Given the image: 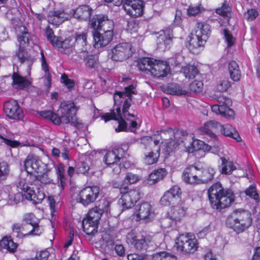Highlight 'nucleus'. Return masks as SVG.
Instances as JSON below:
<instances>
[{
    "mask_svg": "<svg viewBox=\"0 0 260 260\" xmlns=\"http://www.w3.org/2000/svg\"><path fill=\"white\" fill-rule=\"evenodd\" d=\"M231 86L230 81L225 78L220 79L216 85V90L219 92L226 91Z\"/></svg>",
    "mask_w": 260,
    "mask_h": 260,
    "instance_id": "50",
    "label": "nucleus"
},
{
    "mask_svg": "<svg viewBox=\"0 0 260 260\" xmlns=\"http://www.w3.org/2000/svg\"><path fill=\"white\" fill-rule=\"evenodd\" d=\"M4 110L6 115L12 119H21L23 117L22 109L16 100L11 99L4 104Z\"/></svg>",
    "mask_w": 260,
    "mask_h": 260,
    "instance_id": "21",
    "label": "nucleus"
},
{
    "mask_svg": "<svg viewBox=\"0 0 260 260\" xmlns=\"http://www.w3.org/2000/svg\"><path fill=\"white\" fill-rule=\"evenodd\" d=\"M33 178H35L36 180L34 181L35 183H38L40 182L43 184H46L51 183L52 180L50 178L48 174V170L47 167L45 168L44 171L34 174Z\"/></svg>",
    "mask_w": 260,
    "mask_h": 260,
    "instance_id": "41",
    "label": "nucleus"
},
{
    "mask_svg": "<svg viewBox=\"0 0 260 260\" xmlns=\"http://www.w3.org/2000/svg\"><path fill=\"white\" fill-rule=\"evenodd\" d=\"M126 241L129 244L134 246L138 250L144 248L147 244V242L144 236L140 234H137L134 232H131L127 234Z\"/></svg>",
    "mask_w": 260,
    "mask_h": 260,
    "instance_id": "27",
    "label": "nucleus"
},
{
    "mask_svg": "<svg viewBox=\"0 0 260 260\" xmlns=\"http://www.w3.org/2000/svg\"><path fill=\"white\" fill-rule=\"evenodd\" d=\"M94 47L95 48H100L106 46L112 41L113 37V32L109 31L106 32L101 33L98 30H94L92 33Z\"/></svg>",
    "mask_w": 260,
    "mask_h": 260,
    "instance_id": "24",
    "label": "nucleus"
},
{
    "mask_svg": "<svg viewBox=\"0 0 260 260\" xmlns=\"http://www.w3.org/2000/svg\"><path fill=\"white\" fill-rule=\"evenodd\" d=\"M252 223V219L249 212L235 210L226 221V225L239 233L248 229Z\"/></svg>",
    "mask_w": 260,
    "mask_h": 260,
    "instance_id": "6",
    "label": "nucleus"
},
{
    "mask_svg": "<svg viewBox=\"0 0 260 260\" xmlns=\"http://www.w3.org/2000/svg\"><path fill=\"white\" fill-rule=\"evenodd\" d=\"M172 37V30L170 28L160 31L157 39L159 47L163 48L161 46L162 45H164L165 48L169 47L171 44Z\"/></svg>",
    "mask_w": 260,
    "mask_h": 260,
    "instance_id": "33",
    "label": "nucleus"
},
{
    "mask_svg": "<svg viewBox=\"0 0 260 260\" xmlns=\"http://www.w3.org/2000/svg\"><path fill=\"white\" fill-rule=\"evenodd\" d=\"M56 41V45H55L54 47L58 48H70L73 46L75 43V41L73 38H69L64 40H62V39L59 37Z\"/></svg>",
    "mask_w": 260,
    "mask_h": 260,
    "instance_id": "48",
    "label": "nucleus"
},
{
    "mask_svg": "<svg viewBox=\"0 0 260 260\" xmlns=\"http://www.w3.org/2000/svg\"><path fill=\"white\" fill-rule=\"evenodd\" d=\"M31 229L28 233H26L25 235L26 236H40L43 232V228L39 225V222H37L36 225L34 224L31 226Z\"/></svg>",
    "mask_w": 260,
    "mask_h": 260,
    "instance_id": "57",
    "label": "nucleus"
},
{
    "mask_svg": "<svg viewBox=\"0 0 260 260\" xmlns=\"http://www.w3.org/2000/svg\"><path fill=\"white\" fill-rule=\"evenodd\" d=\"M89 170V166L88 164L83 161L79 164L76 167L77 174H83L87 173Z\"/></svg>",
    "mask_w": 260,
    "mask_h": 260,
    "instance_id": "61",
    "label": "nucleus"
},
{
    "mask_svg": "<svg viewBox=\"0 0 260 260\" xmlns=\"http://www.w3.org/2000/svg\"><path fill=\"white\" fill-rule=\"evenodd\" d=\"M215 173V169L211 167H207L201 170L199 175L200 184L205 183L211 181Z\"/></svg>",
    "mask_w": 260,
    "mask_h": 260,
    "instance_id": "38",
    "label": "nucleus"
},
{
    "mask_svg": "<svg viewBox=\"0 0 260 260\" xmlns=\"http://www.w3.org/2000/svg\"><path fill=\"white\" fill-rule=\"evenodd\" d=\"M181 72L184 74L186 78L193 79L199 73L196 66L187 64L185 66H182Z\"/></svg>",
    "mask_w": 260,
    "mask_h": 260,
    "instance_id": "40",
    "label": "nucleus"
},
{
    "mask_svg": "<svg viewBox=\"0 0 260 260\" xmlns=\"http://www.w3.org/2000/svg\"><path fill=\"white\" fill-rule=\"evenodd\" d=\"M229 72L230 77L234 81H238L241 78V72L239 66L234 61H231L229 64Z\"/></svg>",
    "mask_w": 260,
    "mask_h": 260,
    "instance_id": "39",
    "label": "nucleus"
},
{
    "mask_svg": "<svg viewBox=\"0 0 260 260\" xmlns=\"http://www.w3.org/2000/svg\"><path fill=\"white\" fill-rule=\"evenodd\" d=\"M201 170L194 166L186 167L182 172V178L183 181L188 184H200L199 175Z\"/></svg>",
    "mask_w": 260,
    "mask_h": 260,
    "instance_id": "23",
    "label": "nucleus"
},
{
    "mask_svg": "<svg viewBox=\"0 0 260 260\" xmlns=\"http://www.w3.org/2000/svg\"><path fill=\"white\" fill-rule=\"evenodd\" d=\"M51 249H47L37 252L35 259L36 260H47L50 254L49 251Z\"/></svg>",
    "mask_w": 260,
    "mask_h": 260,
    "instance_id": "64",
    "label": "nucleus"
},
{
    "mask_svg": "<svg viewBox=\"0 0 260 260\" xmlns=\"http://www.w3.org/2000/svg\"><path fill=\"white\" fill-rule=\"evenodd\" d=\"M86 67L98 70L99 62L98 57L94 55H87L84 59Z\"/></svg>",
    "mask_w": 260,
    "mask_h": 260,
    "instance_id": "45",
    "label": "nucleus"
},
{
    "mask_svg": "<svg viewBox=\"0 0 260 260\" xmlns=\"http://www.w3.org/2000/svg\"><path fill=\"white\" fill-rule=\"evenodd\" d=\"M219 131L225 136L231 137L237 141H241V138L238 132L231 124H226L223 125L220 124Z\"/></svg>",
    "mask_w": 260,
    "mask_h": 260,
    "instance_id": "37",
    "label": "nucleus"
},
{
    "mask_svg": "<svg viewBox=\"0 0 260 260\" xmlns=\"http://www.w3.org/2000/svg\"><path fill=\"white\" fill-rule=\"evenodd\" d=\"M154 216V209L149 202H142L135 207L133 219H135L136 221L142 219L149 221L152 219Z\"/></svg>",
    "mask_w": 260,
    "mask_h": 260,
    "instance_id": "15",
    "label": "nucleus"
},
{
    "mask_svg": "<svg viewBox=\"0 0 260 260\" xmlns=\"http://www.w3.org/2000/svg\"><path fill=\"white\" fill-rule=\"evenodd\" d=\"M120 203L123 208L128 209L134 206L140 199V190L138 188L127 189L121 193Z\"/></svg>",
    "mask_w": 260,
    "mask_h": 260,
    "instance_id": "19",
    "label": "nucleus"
},
{
    "mask_svg": "<svg viewBox=\"0 0 260 260\" xmlns=\"http://www.w3.org/2000/svg\"><path fill=\"white\" fill-rule=\"evenodd\" d=\"M189 38L187 45L189 50L193 54L199 53L202 50L206 42L203 41L194 34H191Z\"/></svg>",
    "mask_w": 260,
    "mask_h": 260,
    "instance_id": "28",
    "label": "nucleus"
},
{
    "mask_svg": "<svg viewBox=\"0 0 260 260\" xmlns=\"http://www.w3.org/2000/svg\"><path fill=\"white\" fill-rule=\"evenodd\" d=\"M122 152L121 148L114 149L111 151H107L105 154L103 161L106 165L109 167L115 166L113 172L118 175L121 172V162L122 159V155L120 154Z\"/></svg>",
    "mask_w": 260,
    "mask_h": 260,
    "instance_id": "13",
    "label": "nucleus"
},
{
    "mask_svg": "<svg viewBox=\"0 0 260 260\" xmlns=\"http://www.w3.org/2000/svg\"><path fill=\"white\" fill-rule=\"evenodd\" d=\"M174 132L171 130L167 131H160L159 135L162 140L161 142V148L162 151L166 155H169L171 152L174 151L176 149L179 145V143L176 142L174 140L171 138L170 140L166 139L167 136H173Z\"/></svg>",
    "mask_w": 260,
    "mask_h": 260,
    "instance_id": "22",
    "label": "nucleus"
},
{
    "mask_svg": "<svg viewBox=\"0 0 260 260\" xmlns=\"http://www.w3.org/2000/svg\"><path fill=\"white\" fill-rule=\"evenodd\" d=\"M216 99L222 104L211 106L212 112L226 118L233 119L235 116V112L228 106L231 103L230 100L223 96H220Z\"/></svg>",
    "mask_w": 260,
    "mask_h": 260,
    "instance_id": "14",
    "label": "nucleus"
},
{
    "mask_svg": "<svg viewBox=\"0 0 260 260\" xmlns=\"http://www.w3.org/2000/svg\"><path fill=\"white\" fill-rule=\"evenodd\" d=\"M12 78V85L15 88L25 90L31 85L30 81L17 73H14Z\"/></svg>",
    "mask_w": 260,
    "mask_h": 260,
    "instance_id": "34",
    "label": "nucleus"
},
{
    "mask_svg": "<svg viewBox=\"0 0 260 260\" xmlns=\"http://www.w3.org/2000/svg\"><path fill=\"white\" fill-rule=\"evenodd\" d=\"M100 187L93 185L87 186L81 189L78 193L76 200L77 203L86 207L94 203L99 197Z\"/></svg>",
    "mask_w": 260,
    "mask_h": 260,
    "instance_id": "10",
    "label": "nucleus"
},
{
    "mask_svg": "<svg viewBox=\"0 0 260 260\" xmlns=\"http://www.w3.org/2000/svg\"><path fill=\"white\" fill-rule=\"evenodd\" d=\"M138 67L140 70L147 71L157 79L167 77L171 72L169 63L167 61L148 57L140 59L138 61Z\"/></svg>",
    "mask_w": 260,
    "mask_h": 260,
    "instance_id": "4",
    "label": "nucleus"
},
{
    "mask_svg": "<svg viewBox=\"0 0 260 260\" xmlns=\"http://www.w3.org/2000/svg\"><path fill=\"white\" fill-rule=\"evenodd\" d=\"M18 36V41L19 42V51L23 50L24 46L29 42V35L26 30V27L21 25L16 29Z\"/></svg>",
    "mask_w": 260,
    "mask_h": 260,
    "instance_id": "36",
    "label": "nucleus"
},
{
    "mask_svg": "<svg viewBox=\"0 0 260 260\" xmlns=\"http://www.w3.org/2000/svg\"><path fill=\"white\" fill-rule=\"evenodd\" d=\"M245 193L247 196L253 199L256 202L259 201V196L254 186L252 185L250 186L249 187L245 190Z\"/></svg>",
    "mask_w": 260,
    "mask_h": 260,
    "instance_id": "58",
    "label": "nucleus"
},
{
    "mask_svg": "<svg viewBox=\"0 0 260 260\" xmlns=\"http://www.w3.org/2000/svg\"><path fill=\"white\" fill-rule=\"evenodd\" d=\"M220 160L221 163L219 167V170L221 174L231 175L234 170L237 169L236 165L229 159L220 157Z\"/></svg>",
    "mask_w": 260,
    "mask_h": 260,
    "instance_id": "35",
    "label": "nucleus"
},
{
    "mask_svg": "<svg viewBox=\"0 0 260 260\" xmlns=\"http://www.w3.org/2000/svg\"><path fill=\"white\" fill-rule=\"evenodd\" d=\"M45 35L47 40L53 46H54L55 45H56V41L59 37L55 36L53 30L49 26H47L45 28Z\"/></svg>",
    "mask_w": 260,
    "mask_h": 260,
    "instance_id": "52",
    "label": "nucleus"
},
{
    "mask_svg": "<svg viewBox=\"0 0 260 260\" xmlns=\"http://www.w3.org/2000/svg\"><path fill=\"white\" fill-rule=\"evenodd\" d=\"M110 204L109 201H104L103 202V206L101 208L95 207L91 209L85 218L89 219L91 221H94V223L98 224L101 217V211L108 213L110 210Z\"/></svg>",
    "mask_w": 260,
    "mask_h": 260,
    "instance_id": "26",
    "label": "nucleus"
},
{
    "mask_svg": "<svg viewBox=\"0 0 260 260\" xmlns=\"http://www.w3.org/2000/svg\"><path fill=\"white\" fill-rule=\"evenodd\" d=\"M152 260H176V257L171 253L160 251L152 255Z\"/></svg>",
    "mask_w": 260,
    "mask_h": 260,
    "instance_id": "44",
    "label": "nucleus"
},
{
    "mask_svg": "<svg viewBox=\"0 0 260 260\" xmlns=\"http://www.w3.org/2000/svg\"><path fill=\"white\" fill-rule=\"evenodd\" d=\"M231 11V8L229 6L226 1L223 4L220 8H219L216 10V12L219 15L222 16L224 17H227L226 19L229 21V17L230 15Z\"/></svg>",
    "mask_w": 260,
    "mask_h": 260,
    "instance_id": "49",
    "label": "nucleus"
},
{
    "mask_svg": "<svg viewBox=\"0 0 260 260\" xmlns=\"http://www.w3.org/2000/svg\"><path fill=\"white\" fill-rule=\"evenodd\" d=\"M186 210L183 201L171 206L166 212L165 217L161 221V228L164 229L175 228L177 223L186 216Z\"/></svg>",
    "mask_w": 260,
    "mask_h": 260,
    "instance_id": "7",
    "label": "nucleus"
},
{
    "mask_svg": "<svg viewBox=\"0 0 260 260\" xmlns=\"http://www.w3.org/2000/svg\"><path fill=\"white\" fill-rule=\"evenodd\" d=\"M122 4L125 12L131 17H139L143 13L144 3L142 0H125Z\"/></svg>",
    "mask_w": 260,
    "mask_h": 260,
    "instance_id": "20",
    "label": "nucleus"
},
{
    "mask_svg": "<svg viewBox=\"0 0 260 260\" xmlns=\"http://www.w3.org/2000/svg\"><path fill=\"white\" fill-rule=\"evenodd\" d=\"M86 38L87 35L85 32L77 33L75 41L77 44L84 46L86 45Z\"/></svg>",
    "mask_w": 260,
    "mask_h": 260,
    "instance_id": "59",
    "label": "nucleus"
},
{
    "mask_svg": "<svg viewBox=\"0 0 260 260\" xmlns=\"http://www.w3.org/2000/svg\"><path fill=\"white\" fill-rule=\"evenodd\" d=\"M40 114L42 117L50 120L55 124L59 125L61 123L60 117L50 110L41 111Z\"/></svg>",
    "mask_w": 260,
    "mask_h": 260,
    "instance_id": "43",
    "label": "nucleus"
},
{
    "mask_svg": "<svg viewBox=\"0 0 260 260\" xmlns=\"http://www.w3.org/2000/svg\"><path fill=\"white\" fill-rule=\"evenodd\" d=\"M57 178L59 180V184L61 188L62 189L65 185V177L64 175V169L62 165H59L57 167Z\"/></svg>",
    "mask_w": 260,
    "mask_h": 260,
    "instance_id": "56",
    "label": "nucleus"
},
{
    "mask_svg": "<svg viewBox=\"0 0 260 260\" xmlns=\"http://www.w3.org/2000/svg\"><path fill=\"white\" fill-rule=\"evenodd\" d=\"M163 89L167 93L172 95H185L187 93L185 87L175 83L168 84L166 86L163 87Z\"/></svg>",
    "mask_w": 260,
    "mask_h": 260,
    "instance_id": "32",
    "label": "nucleus"
},
{
    "mask_svg": "<svg viewBox=\"0 0 260 260\" xmlns=\"http://www.w3.org/2000/svg\"><path fill=\"white\" fill-rule=\"evenodd\" d=\"M141 179V176L135 174L132 172H127L123 179L124 184L126 185L127 189L128 186L133 184H135L139 181Z\"/></svg>",
    "mask_w": 260,
    "mask_h": 260,
    "instance_id": "47",
    "label": "nucleus"
},
{
    "mask_svg": "<svg viewBox=\"0 0 260 260\" xmlns=\"http://www.w3.org/2000/svg\"><path fill=\"white\" fill-rule=\"evenodd\" d=\"M135 86L130 85L125 87L124 91L115 92L113 95L115 108L111 113L101 116L106 122L111 119L117 121L118 127L115 129L116 132H135L140 127V119L127 111L131 105L132 94H135Z\"/></svg>",
    "mask_w": 260,
    "mask_h": 260,
    "instance_id": "1",
    "label": "nucleus"
},
{
    "mask_svg": "<svg viewBox=\"0 0 260 260\" xmlns=\"http://www.w3.org/2000/svg\"><path fill=\"white\" fill-rule=\"evenodd\" d=\"M92 10L87 5H83L79 6L77 9L74 11L72 10L69 12V14H72V16H74L80 20H87L90 16Z\"/></svg>",
    "mask_w": 260,
    "mask_h": 260,
    "instance_id": "29",
    "label": "nucleus"
},
{
    "mask_svg": "<svg viewBox=\"0 0 260 260\" xmlns=\"http://www.w3.org/2000/svg\"><path fill=\"white\" fill-rule=\"evenodd\" d=\"M220 124L215 120H210L204 123L198 130L201 134H206L211 139L213 143L211 145L205 143L203 141L193 138L191 136L187 137L186 141L184 142L185 150L188 153H193L197 157H203L206 152L211 151L215 154H218L221 145L215 132L219 131Z\"/></svg>",
    "mask_w": 260,
    "mask_h": 260,
    "instance_id": "2",
    "label": "nucleus"
},
{
    "mask_svg": "<svg viewBox=\"0 0 260 260\" xmlns=\"http://www.w3.org/2000/svg\"><path fill=\"white\" fill-rule=\"evenodd\" d=\"M98 224L91 221L89 219L84 218L82 226L84 232L87 235H92L97 232Z\"/></svg>",
    "mask_w": 260,
    "mask_h": 260,
    "instance_id": "42",
    "label": "nucleus"
},
{
    "mask_svg": "<svg viewBox=\"0 0 260 260\" xmlns=\"http://www.w3.org/2000/svg\"><path fill=\"white\" fill-rule=\"evenodd\" d=\"M208 195L212 207L217 210L229 207L235 200L233 191L223 189L219 182H216L210 187Z\"/></svg>",
    "mask_w": 260,
    "mask_h": 260,
    "instance_id": "3",
    "label": "nucleus"
},
{
    "mask_svg": "<svg viewBox=\"0 0 260 260\" xmlns=\"http://www.w3.org/2000/svg\"><path fill=\"white\" fill-rule=\"evenodd\" d=\"M258 15V12L255 9H250L247 10L244 16L247 20L252 21L254 20Z\"/></svg>",
    "mask_w": 260,
    "mask_h": 260,
    "instance_id": "63",
    "label": "nucleus"
},
{
    "mask_svg": "<svg viewBox=\"0 0 260 260\" xmlns=\"http://www.w3.org/2000/svg\"><path fill=\"white\" fill-rule=\"evenodd\" d=\"M203 10L200 6H190L187 9V14L189 16H194L201 13Z\"/></svg>",
    "mask_w": 260,
    "mask_h": 260,
    "instance_id": "62",
    "label": "nucleus"
},
{
    "mask_svg": "<svg viewBox=\"0 0 260 260\" xmlns=\"http://www.w3.org/2000/svg\"><path fill=\"white\" fill-rule=\"evenodd\" d=\"M203 83L201 81L194 80L189 85L191 91L195 92H199L202 90Z\"/></svg>",
    "mask_w": 260,
    "mask_h": 260,
    "instance_id": "60",
    "label": "nucleus"
},
{
    "mask_svg": "<svg viewBox=\"0 0 260 260\" xmlns=\"http://www.w3.org/2000/svg\"><path fill=\"white\" fill-rule=\"evenodd\" d=\"M131 45L127 43L116 45L108 53V56L113 60L121 61L132 55Z\"/></svg>",
    "mask_w": 260,
    "mask_h": 260,
    "instance_id": "11",
    "label": "nucleus"
},
{
    "mask_svg": "<svg viewBox=\"0 0 260 260\" xmlns=\"http://www.w3.org/2000/svg\"><path fill=\"white\" fill-rule=\"evenodd\" d=\"M72 14H69L67 9L62 11H56L51 12L47 16V20L50 24L58 26L65 20L71 17Z\"/></svg>",
    "mask_w": 260,
    "mask_h": 260,
    "instance_id": "25",
    "label": "nucleus"
},
{
    "mask_svg": "<svg viewBox=\"0 0 260 260\" xmlns=\"http://www.w3.org/2000/svg\"><path fill=\"white\" fill-rule=\"evenodd\" d=\"M76 104L71 101L61 103L59 111L61 115V123L67 124L69 123H75V115L78 110Z\"/></svg>",
    "mask_w": 260,
    "mask_h": 260,
    "instance_id": "12",
    "label": "nucleus"
},
{
    "mask_svg": "<svg viewBox=\"0 0 260 260\" xmlns=\"http://www.w3.org/2000/svg\"><path fill=\"white\" fill-rule=\"evenodd\" d=\"M139 28L138 21L136 20H131L127 21L125 30L130 34L136 32Z\"/></svg>",
    "mask_w": 260,
    "mask_h": 260,
    "instance_id": "54",
    "label": "nucleus"
},
{
    "mask_svg": "<svg viewBox=\"0 0 260 260\" xmlns=\"http://www.w3.org/2000/svg\"><path fill=\"white\" fill-rule=\"evenodd\" d=\"M24 166L28 175L32 177L34 174L44 171L46 165L42 162L39 157L34 155H29L24 162Z\"/></svg>",
    "mask_w": 260,
    "mask_h": 260,
    "instance_id": "16",
    "label": "nucleus"
},
{
    "mask_svg": "<svg viewBox=\"0 0 260 260\" xmlns=\"http://www.w3.org/2000/svg\"><path fill=\"white\" fill-rule=\"evenodd\" d=\"M181 194L180 187L177 185H174L165 192L160 200V204L164 206L176 205L183 201L181 200Z\"/></svg>",
    "mask_w": 260,
    "mask_h": 260,
    "instance_id": "17",
    "label": "nucleus"
},
{
    "mask_svg": "<svg viewBox=\"0 0 260 260\" xmlns=\"http://www.w3.org/2000/svg\"><path fill=\"white\" fill-rule=\"evenodd\" d=\"M145 140H149V144L143 153L142 161L145 165H152L157 162L160 156L159 140L145 137L143 142Z\"/></svg>",
    "mask_w": 260,
    "mask_h": 260,
    "instance_id": "8",
    "label": "nucleus"
},
{
    "mask_svg": "<svg viewBox=\"0 0 260 260\" xmlns=\"http://www.w3.org/2000/svg\"><path fill=\"white\" fill-rule=\"evenodd\" d=\"M203 41L206 42L210 34V26L206 23L198 22L194 34Z\"/></svg>",
    "mask_w": 260,
    "mask_h": 260,
    "instance_id": "31",
    "label": "nucleus"
},
{
    "mask_svg": "<svg viewBox=\"0 0 260 260\" xmlns=\"http://www.w3.org/2000/svg\"><path fill=\"white\" fill-rule=\"evenodd\" d=\"M41 61L42 69L45 72V78L47 80V81L48 82V85L50 86L51 84V78L48 73V66L47 63L44 55L43 52H41Z\"/></svg>",
    "mask_w": 260,
    "mask_h": 260,
    "instance_id": "53",
    "label": "nucleus"
},
{
    "mask_svg": "<svg viewBox=\"0 0 260 260\" xmlns=\"http://www.w3.org/2000/svg\"><path fill=\"white\" fill-rule=\"evenodd\" d=\"M61 81L68 89L71 90L74 89L75 85L74 80L69 78L66 74H63L61 75Z\"/></svg>",
    "mask_w": 260,
    "mask_h": 260,
    "instance_id": "55",
    "label": "nucleus"
},
{
    "mask_svg": "<svg viewBox=\"0 0 260 260\" xmlns=\"http://www.w3.org/2000/svg\"><path fill=\"white\" fill-rule=\"evenodd\" d=\"M90 25L94 30H99L104 32L108 31L113 32L114 22L104 15H97L94 16L90 21Z\"/></svg>",
    "mask_w": 260,
    "mask_h": 260,
    "instance_id": "18",
    "label": "nucleus"
},
{
    "mask_svg": "<svg viewBox=\"0 0 260 260\" xmlns=\"http://www.w3.org/2000/svg\"><path fill=\"white\" fill-rule=\"evenodd\" d=\"M177 249L184 253H192L198 248V242L191 233L180 235L176 239Z\"/></svg>",
    "mask_w": 260,
    "mask_h": 260,
    "instance_id": "9",
    "label": "nucleus"
},
{
    "mask_svg": "<svg viewBox=\"0 0 260 260\" xmlns=\"http://www.w3.org/2000/svg\"><path fill=\"white\" fill-rule=\"evenodd\" d=\"M10 173V166L6 161H0V182L5 181Z\"/></svg>",
    "mask_w": 260,
    "mask_h": 260,
    "instance_id": "46",
    "label": "nucleus"
},
{
    "mask_svg": "<svg viewBox=\"0 0 260 260\" xmlns=\"http://www.w3.org/2000/svg\"><path fill=\"white\" fill-rule=\"evenodd\" d=\"M31 177V175L28 174L25 177H21L16 186L26 200L34 204H39L44 199L46 195L42 188L37 187L35 182H32Z\"/></svg>",
    "mask_w": 260,
    "mask_h": 260,
    "instance_id": "5",
    "label": "nucleus"
},
{
    "mask_svg": "<svg viewBox=\"0 0 260 260\" xmlns=\"http://www.w3.org/2000/svg\"><path fill=\"white\" fill-rule=\"evenodd\" d=\"M167 172L165 169L160 168L153 171L148 176L145 181V184L151 185L162 180L167 175Z\"/></svg>",
    "mask_w": 260,
    "mask_h": 260,
    "instance_id": "30",
    "label": "nucleus"
},
{
    "mask_svg": "<svg viewBox=\"0 0 260 260\" xmlns=\"http://www.w3.org/2000/svg\"><path fill=\"white\" fill-rule=\"evenodd\" d=\"M22 220L31 226L36 225L37 222H39L38 218L32 213H25L23 216Z\"/></svg>",
    "mask_w": 260,
    "mask_h": 260,
    "instance_id": "51",
    "label": "nucleus"
}]
</instances>
